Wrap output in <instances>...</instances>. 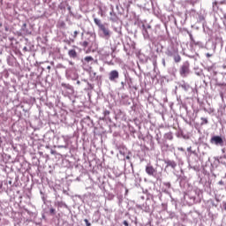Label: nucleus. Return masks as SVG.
Listing matches in <instances>:
<instances>
[{
    "label": "nucleus",
    "instance_id": "nucleus-16",
    "mask_svg": "<svg viewBox=\"0 0 226 226\" xmlns=\"http://www.w3.org/2000/svg\"><path fill=\"white\" fill-rule=\"evenodd\" d=\"M57 207H65V209H68V205H66V203H64V201H57Z\"/></svg>",
    "mask_w": 226,
    "mask_h": 226
},
{
    "label": "nucleus",
    "instance_id": "nucleus-12",
    "mask_svg": "<svg viewBox=\"0 0 226 226\" xmlns=\"http://www.w3.org/2000/svg\"><path fill=\"white\" fill-rule=\"evenodd\" d=\"M68 56L72 59H77V51H75V49H71L68 51Z\"/></svg>",
    "mask_w": 226,
    "mask_h": 226
},
{
    "label": "nucleus",
    "instance_id": "nucleus-4",
    "mask_svg": "<svg viewBox=\"0 0 226 226\" xmlns=\"http://www.w3.org/2000/svg\"><path fill=\"white\" fill-rule=\"evenodd\" d=\"M108 79L110 82H117L119 79V71L112 70L108 74Z\"/></svg>",
    "mask_w": 226,
    "mask_h": 226
},
{
    "label": "nucleus",
    "instance_id": "nucleus-30",
    "mask_svg": "<svg viewBox=\"0 0 226 226\" xmlns=\"http://www.w3.org/2000/svg\"><path fill=\"white\" fill-rule=\"evenodd\" d=\"M77 34H79V31H74L73 38H77Z\"/></svg>",
    "mask_w": 226,
    "mask_h": 226
},
{
    "label": "nucleus",
    "instance_id": "nucleus-40",
    "mask_svg": "<svg viewBox=\"0 0 226 226\" xmlns=\"http://www.w3.org/2000/svg\"><path fill=\"white\" fill-rule=\"evenodd\" d=\"M48 70H50V66H48Z\"/></svg>",
    "mask_w": 226,
    "mask_h": 226
},
{
    "label": "nucleus",
    "instance_id": "nucleus-41",
    "mask_svg": "<svg viewBox=\"0 0 226 226\" xmlns=\"http://www.w3.org/2000/svg\"><path fill=\"white\" fill-rule=\"evenodd\" d=\"M70 64H73V63H72V62H70Z\"/></svg>",
    "mask_w": 226,
    "mask_h": 226
},
{
    "label": "nucleus",
    "instance_id": "nucleus-19",
    "mask_svg": "<svg viewBox=\"0 0 226 226\" xmlns=\"http://www.w3.org/2000/svg\"><path fill=\"white\" fill-rule=\"evenodd\" d=\"M143 207H145L146 213H149V211H151V208H150L149 206L147 205V202H146L145 204H143Z\"/></svg>",
    "mask_w": 226,
    "mask_h": 226
},
{
    "label": "nucleus",
    "instance_id": "nucleus-6",
    "mask_svg": "<svg viewBox=\"0 0 226 226\" xmlns=\"http://www.w3.org/2000/svg\"><path fill=\"white\" fill-rule=\"evenodd\" d=\"M178 52L179 50L177 49V48L171 46L167 49L165 54L166 56H168V57H172V56H176V54Z\"/></svg>",
    "mask_w": 226,
    "mask_h": 226
},
{
    "label": "nucleus",
    "instance_id": "nucleus-8",
    "mask_svg": "<svg viewBox=\"0 0 226 226\" xmlns=\"http://www.w3.org/2000/svg\"><path fill=\"white\" fill-rule=\"evenodd\" d=\"M164 163H166L167 167H171V169L177 167V163H176L174 161L165 160Z\"/></svg>",
    "mask_w": 226,
    "mask_h": 226
},
{
    "label": "nucleus",
    "instance_id": "nucleus-15",
    "mask_svg": "<svg viewBox=\"0 0 226 226\" xmlns=\"http://www.w3.org/2000/svg\"><path fill=\"white\" fill-rule=\"evenodd\" d=\"M164 139H166V140H172L174 136L172 135V132H168L164 134Z\"/></svg>",
    "mask_w": 226,
    "mask_h": 226
},
{
    "label": "nucleus",
    "instance_id": "nucleus-22",
    "mask_svg": "<svg viewBox=\"0 0 226 226\" xmlns=\"http://www.w3.org/2000/svg\"><path fill=\"white\" fill-rule=\"evenodd\" d=\"M93 56H86L85 57V61L87 62V63H91V61H93Z\"/></svg>",
    "mask_w": 226,
    "mask_h": 226
},
{
    "label": "nucleus",
    "instance_id": "nucleus-5",
    "mask_svg": "<svg viewBox=\"0 0 226 226\" xmlns=\"http://www.w3.org/2000/svg\"><path fill=\"white\" fill-rule=\"evenodd\" d=\"M210 143L214 144V146H220L221 147L224 146L223 138H222V136H213L210 139Z\"/></svg>",
    "mask_w": 226,
    "mask_h": 226
},
{
    "label": "nucleus",
    "instance_id": "nucleus-34",
    "mask_svg": "<svg viewBox=\"0 0 226 226\" xmlns=\"http://www.w3.org/2000/svg\"><path fill=\"white\" fill-rule=\"evenodd\" d=\"M104 114H105V116H109V114H110V111L106 110V111H104Z\"/></svg>",
    "mask_w": 226,
    "mask_h": 226
},
{
    "label": "nucleus",
    "instance_id": "nucleus-33",
    "mask_svg": "<svg viewBox=\"0 0 226 226\" xmlns=\"http://www.w3.org/2000/svg\"><path fill=\"white\" fill-rule=\"evenodd\" d=\"M206 56H207V57H212V56H213V55H212V54H210V53H207V54H206Z\"/></svg>",
    "mask_w": 226,
    "mask_h": 226
},
{
    "label": "nucleus",
    "instance_id": "nucleus-35",
    "mask_svg": "<svg viewBox=\"0 0 226 226\" xmlns=\"http://www.w3.org/2000/svg\"><path fill=\"white\" fill-rule=\"evenodd\" d=\"M194 192H195L196 195H200V191H199V190H195Z\"/></svg>",
    "mask_w": 226,
    "mask_h": 226
},
{
    "label": "nucleus",
    "instance_id": "nucleus-2",
    "mask_svg": "<svg viewBox=\"0 0 226 226\" xmlns=\"http://www.w3.org/2000/svg\"><path fill=\"white\" fill-rule=\"evenodd\" d=\"M181 77H188L190 75V63L188 61L185 62L180 67Z\"/></svg>",
    "mask_w": 226,
    "mask_h": 226
},
{
    "label": "nucleus",
    "instance_id": "nucleus-3",
    "mask_svg": "<svg viewBox=\"0 0 226 226\" xmlns=\"http://www.w3.org/2000/svg\"><path fill=\"white\" fill-rule=\"evenodd\" d=\"M146 172L148 176H152V177H155V179H159L160 177V174H158V171L156 170V169H154L153 166L149 164L146 166Z\"/></svg>",
    "mask_w": 226,
    "mask_h": 226
},
{
    "label": "nucleus",
    "instance_id": "nucleus-20",
    "mask_svg": "<svg viewBox=\"0 0 226 226\" xmlns=\"http://www.w3.org/2000/svg\"><path fill=\"white\" fill-rule=\"evenodd\" d=\"M125 77V80L124 81H121V89H124V86H126V74H124Z\"/></svg>",
    "mask_w": 226,
    "mask_h": 226
},
{
    "label": "nucleus",
    "instance_id": "nucleus-11",
    "mask_svg": "<svg viewBox=\"0 0 226 226\" xmlns=\"http://www.w3.org/2000/svg\"><path fill=\"white\" fill-rule=\"evenodd\" d=\"M62 87H64V89H68V91H70L71 94H73V87H72V85L62 83Z\"/></svg>",
    "mask_w": 226,
    "mask_h": 226
},
{
    "label": "nucleus",
    "instance_id": "nucleus-29",
    "mask_svg": "<svg viewBox=\"0 0 226 226\" xmlns=\"http://www.w3.org/2000/svg\"><path fill=\"white\" fill-rule=\"evenodd\" d=\"M123 225L124 226H130V223H128V221H124Z\"/></svg>",
    "mask_w": 226,
    "mask_h": 226
},
{
    "label": "nucleus",
    "instance_id": "nucleus-21",
    "mask_svg": "<svg viewBox=\"0 0 226 226\" xmlns=\"http://www.w3.org/2000/svg\"><path fill=\"white\" fill-rule=\"evenodd\" d=\"M201 124H207V123H209V121H207V118L206 117H201Z\"/></svg>",
    "mask_w": 226,
    "mask_h": 226
},
{
    "label": "nucleus",
    "instance_id": "nucleus-37",
    "mask_svg": "<svg viewBox=\"0 0 226 226\" xmlns=\"http://www.w3.org/2000/svg\"><path fill=\"white\" fill-rule=\"evenodd\" d=\"M23 50H24V52H27V50H28V49H27V47H24V48H23Z\"/></svg>",
    "mask_w": 226,
    "mask_h": 226
},
{
    "label": "nucleus",
    "instance_id": "nucleus-9",
    "mask_svg": "<svg viewBox=\"0 0 226 226\" xmlns=\"http://www.w3.org/2000/svg\"><path fill=\"white\" fill-rule=\"evenodd\" d=\"M109 15V20H111V22H117V15L116 14V12H114V9L111 10Z\"/></svg>",
    "mask_w": 226,
    "mask_h": 226
},
{
    "label": "nucleus",
    "instance_id": "nucleus-39",
    "mask_svg": "<svg viewBox=\"0 0 226 226\" xmlns=\"http://www.w3.org/2000/svg\"><path fill=\"white\" fill-rule=\"evenodd\" d=\"M147 28H148V29H151V26H147Z\"/></svg>",
    "mask_w": 226,
    "mask_h": 226
},
{
    "label": "nucleus",
    "instance_id": "nucleus-28",
    "mask_svg": "<svg viewBox=\"0 0 226 226\" xmlns=\"http://www.w3.org/2000/svg\"><path fill=\"white\" fill-rule=\"evenodd\" d=\"M164 185L167 188H170V182H166Z\"/></svg>",
    "mask_w": 226,
    "mask_h": 226
},
{
    "label": "nucleus",
    "instance_id": "nucleus-13",
    "mask_svg": "<svg viewBox=\"0 0 226 226\" xmlns=\"http://www.w3.org/2000/svg\"><path fill=\"white\" fill-rule=\"evenodd\" d=\"M143 36L145 38V40H149V33L147 32V29L146 28V26L143 25Z\"/></svg>",
    "mask_w": 226,
    "mask_h": 226
},
{
    "label": "nucleus",
    "instance_id": "nucleus-7",
    "mask_svg": "<svg viewBox=\"0 0 226 226\" xmlns=\"http://www.w3.org/2000/svg\"><path fill=\"white\" fill-rule=\"evenodd\" d=\"M217 9L222 13L221 19H224L226 20V4H223L222 2H221L217 6Z\"/></svg>",
    "mask_w": 226,
    "mask_h": 226
},
{
    "label": "nucleus",
    "instance_id": "nucleus-31",
    "mask_svg": "<svg viewBox=\"0 0 226 226\" xmlns=\"http://www.w3.org/2000/svg\"><path fill=\"white\" fill-rule=\"evenodd\" d=\"M218 185H220L221 186H223V185H225V183L222 180H221L218 182Z\"/></svg>",
    "mask_w": 226,
    "mask_h": 226
},
{
    "label": "nucleus",
    "instance_id": "nucleus-42",
    "mask_svg": "<svg viewBox=\"0 0 226 226\" xmlns=\"http://www.w3.org/2000/svg\"><path fill=\"white\" fill-rule=\"evenodd\" d=\"M193 200H195V197H192Z\"/></svg>",
    "mask_w": 226,
    "mask_h": 226
},
{
    "label": "nucleus",
    "instance_id": "nucleus-10",
    "mask_svg": "<svg viewBox=\"0 0 226 226\" xmlns=\"http://www.w3.org/2000/svg\"><path fill=\"white\" fill-rule=\"evenodd\" d=\"M179 87H182L184 89V91H190V85L185 81L181 82L179 84Z\"/></svg>",
    "mask_w": 226,
    "mask_h": 226
},
{
    "label": "nucleus",
    "instance_id": "nucleus-24",
    "mask_svg": "<svg viewBox=\"0 0 226 226\" xmlns=\"http://www.w3.org/2000/svg\"><path fill=\"white\" fill-rule=\"evenodd\" d=\"M88 45H89V42H88L87 41H84L82 42V47H84L85 49L87 48Z\"/></svg>",
    "mask_w": 226,
    "mask_h": 226
},
{
    "label": "nucleus",
    "instance_id": "nucleus-18",
    "mask_svg": "<svg viewBox=\"0 0 226 226\" xmlns=\"http://www.w3.org/2000/svg\"><path fill=\"white\" fill-rule=\"evenodd\" d=\"M116 10L118 11L119 15H123V7L121 5H116Z\"/></svg>",
    "mask_w": 226,
    "mask_h": 226
},
{
    "label": "nucleus",
    "instance_id": "nucleus-36",
    "mask_svg": "<svg viewBox=\"0 0 226 226\" xmlns=\"http://www.w3.org/2000/svg\"><path fill=\"white\" fill-rule=\"evenodd\" d=\"M188 153H192V147H187Z\"/></svg>",
    "mask_w": 226,
    "mask_h": 226
},
{
    "label": "nucleus",
    "instance_id": "nucleus-25",
    "mask_svg": "<svg viewBox=\"0 0 226 226\" xmlns=\"http://www.w3.org/2000/svg\"><path fill=\"white\" fill-rule=\"evenodd\" d=\"M84 222L86 223V226H91V222H89V220L84 219Z\"/></svg>",
    "mask_w": 226,
    "mask_h": 226
},
{
    "label": "nucleus",
    "instance_id": "nucleus-17",
    "mask_svg": "<svg viewBox=\"0 0 226 226\" xmlns=\"http://www.w3.org/2000/svg\"><path fill=\"white\" fill-rule=\"evenodd\" d=\"M218 6H220V4H218V2H214L212 4L213 11H216L218 10Z\"/></svg>",
    "mask_w": 226,
    "mask_h": 226
},
{
    "label": "nucleus",
    "instance_id": "nucleus-23",
    "mask_svg": "<svg viewBox=\"0 0 226 226\" xmlns=\"http://www.w3.org/2000/svg\"><path fill=\"white\" fill-rule=\"evenodd\" d=\"M49 215H51V216H54V215H56V210L54 209V207L49 208Z\"/></svg>",
    "mask_w": 226,
    "mask_h": 226
},
{
    "label": "nucleus",
    "instance_id": "nucleus-32",
    "mask_svg": "<svg viewBox=\"0 0 226 226\" xmlns=\"http://www.w3.org/2000/svg\"><path fill=\"white\" fill-rule=\"evenodd\" d=\"M222 207H223L224 211H226V202L225 201L222 202Z\"/></svg>",
    "mask_w": 226,
    "mask_h": 226
},
{
    "label": "nucleus",
    "instance_id": "nucleus-14",
    "mask_svg": "<svg viewBox=\"0 0 226 226\" xmlns=\"http://www.w3.org/2000/svg\"><path fill=\"white\" fill-rule=\"evenodd\" d=\"M171 57H173L175 63H181V56H179V52L173 55Z\"/></svg>",
    "mask_w": 226,
    "mask_h": 226
},
{
    "label": "nucleus",
    "instance_id": "nucleus-1",
    "mask_svg": "<svg viewBox=\"0 0 226 226\" xmlns=\"http://www.w3.org/2000/svg\"><path fill=\"white\" fill-rule=\"evenodd\" d=\"M94 24L99 27V34L102 38H105V40H109L110 36H112V32L109 28V24L107 23H102V20L94 18Z\"/></svg>",
    "mask_w": 226,
    "mask_h": 226
},
{
    "label": "nucleus",
    "instance_id": "nucleus-27",
    "mask_svg": "<svg viewBox=\"0 0 226 226\" xmlns=\"http://www.w3.org/2000/svg\"><path fill=\"white\" fill-rule=\"evenodd\" d=\"M162 63L163 67L165 68L167 66V64L165 63V58L162 59Z\"/></svg>",
    "mask_w": 226,
    "mask_h": 226
},
{
    "label": "nucleus",
    "instance_id": "nucleus-26",
    "mask_svg": "<svg viewBox=\"0 0 226 226\" xmlns=\"http://www.w3.org/2000/svg\"><path fill=\"white\" fill-rule=\"evenodd\" d=\"M26 27H27V24L24 23L23 26H22V27H21V29H22L23 31H26Z\"/></svg>",
    "mask_w": 226,
    "mask_h": 226
},
{
    "label": "nucleus",
    "instance_id": "nucleus-38",
    "mask_svg": "<svg viewBox=\"0 0 226 226\" xmlns=\"http://www.w3.org/2000/svg\"><path fill=\"white\" fill-rule=\"evenodd\" d=\"M78 86H80V80L77 81Z\"/></svg>",
    "mask_w": 226,
    "mask_h": 226
},
{
    "label": "nucleus",
    "instance_id": "nucleus-43",
    "mask_svg": "<svg viewBox=\"0 0 226 226\" xmlns=\"http://www.w3.org/2000/svg\"><path fill=\"white\" fill-rule=\"evenodd\" d=\"M126 158H127V159H129V158H130V156H127Z\"/></svg>",
    "mask_w": 226,
    "mask_h": 226
}]
</instances>
